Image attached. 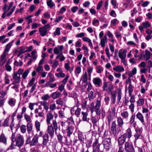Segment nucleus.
Instances as JSON below:
<instances>
[{
    "label": "nucleus",
    "mask_w": 152,
    "mask_h": 152,
    "mask_svg": "<svg viewBox=\"0 0 152 152\" xmlns=\"http://www.w3.org/2000/svg\"><path fill=\"white\" fill-rule=\"evenodd\" d=\"M91 120L93 124L94 127H97L98 126L99 124L97 122L96 118L95 117H93L92 118Z\"/></svg>",
    "instance_id": "f704fd0d"
},
{
    "label": "nucleus",
    "mask_w": 152,
    "mask_h": 152,
    "mask_svg": "<svg viewBox=\"0 0 152 152\" xmlns=\"http://www.w3.org/2000/svg\"><path fill=\"white\" fill-rule=\"evenodd\" d=\"M81 108L76 107H72L71 110V113L72 115L75 114L77 117H79L80 114Z\"/></svg>",
    "instance_id": "0eeeda50"
},
{
    "label": "nucleus",
    "mask_w": 152,
    "mask_h": 152,
    "mask_svg": "<svg viewBox=\"0 0 152 152\" xmlns=\"http://www.w3.org/2000/svg\"><path fill=\"white\" fill-rule=\"evenodd\" d=\"M127 52V50L126 49H124L122 52L119 51L118 56L121 60L125 58Z\"/></svg>",
    "instance_id": "4be33fe9"
},
{
    "label": "nucleus",
    "mask_w": 152,
    "mask_h": 152,
    "mask_svg": "<svg viewBox=\"0 0 152 152\" xmlns=\"http://www.w3.org/2000/svg\"><path fill=\"white\" fill-rule=\"evenodd\" d=\"M52 123L53 125V128L54 129V130L56 134L57 131V130L58 128L57 123L56 121V120H53Z\"/></svg>",
    "instance_id": "a19ab883"
},
{
    "label": "nucleus",
    "mask_w": 152,
    "mask_h": 152,
    "mask_svg": "<svg viewBox=\"0 0 152 152\" xmlns=\"http://www.w3.org/2000/svg\"><path fill=\"white\" fill-rule=\"evenodd\" d=\"M24 117L26 121L28 122H31L32 121L30 116L26 114H24Z\"/></svg>",
    "instance_id": "864d4df0"
},
{
    "label": "nucleus",
    "mask_w": 152,
    "mask_h": 152,
    "mask_svg": "<svg viewBox=\"0 0 152 152\" xmlns=\"http://www.w3.org/2000/svg\"><path fill=\"white\" fill-rule=\"evenodd\" d=\"M74 129V126L73 125H70L67 129V135L70 137V135L72 134L73 130Z\"/></svg>",
    "instance_id": "cd10ccee"
},
{
    "label": "nucleus",
    "mask_w": 152,
    "mask_h": 152,
    "mask_svg": "<svg viewBox=\"0 0 152 152\" xmlns=\"http://www.w3.org/2000/svg\"><path fill=\"white\" fill-rule=\"evenodd\" d=\"M144 51L141 53L140 55L141 56H143L146 60H148L151 57L150 52L148 50H146L145 51V53L143 55Z\"/></svg>",
    "instance_id": "f8f14e48"
},
{
    "label": "nucleus",
    "mask_w": 152,
    "mask_h": 152,
    "mask_svg": "<svg viewBox=\"0 0 152 152\" xmlns=\"http://www.w3.org/2000/svg\"><path fill=\"white\" fill-rule=\"evenodd\" d=\"M135 115L134 114L132 115L130 119V121L129 123L130 124H133L135 120Z\"/></svg>",
    "instance_id": "774afa93"
},
{
    "label": "nucleus",
    "mask_w": 152,
    "mask_h": 152,
    "mask_svg": "<svg viewBox=\"0 0 152 152\" xmlns=\"http://www.w3.org/2000/svg\"><path fill=\"white\" fill-rule=\"evenodd\" d=\"M82 114L83 115L82 120L83 121H87V116L88 114L87 113L84 112H82Z\"/></svg>",
    "instance_id": "052dcab7"
},
{
    "label": "nucleus",
    "mask_w": 152,
    "mask_h": 152,
    "mask_svg": "<svg viewBox=\"0 0 152 152\" xmlns=\"http://www.w3.org/2000/svg\"><path fill=\"white\" fill-rule=\"evenodd\" d=\"M63 48V45L58 46V47L54 48L53 52L55 54H58L59 53H60V54L62 53Z\"/></svg>",
    "instance_id": "f3484780"
},
{
    "label": "nucleus",
    "mask_w": 152,
    "mask_h": 152,
    "mask_svg": "<svg viewBox=\"0 0 152 152\" xmlns=\"http://www.w3.org/2000/svg\"><path fill=\"white\" fill-rule=\"evenodd\" d=\"M34 113L36 114L35 117L38 118V117H40L41 118V121H42L44 118V114L43 113V111L42 112H39V109L36 108L34 110Z\"/></svg>",
    "instance_id": "2eb2a0df"
},
{
    "label": "nucleus",
    "mask_w": 152,
    "mask_h": 152,
    "mask_svg": "<svg viewBox=\"0 0 152 152\" xmlns=\"http://www.w3.org/2000/svg\"><path fill=\"white\" fill-rule=\"evenodd\" d=\"M82 39L85 42H88L89 43V46L91 48H93V44L91 40L89 38L87 37H84L82 38Z\"/></svg>",
    "instance_id": "473e14b6"
},
{
    "label": "nucleus",
    "mask_w": 152,
    "mask_h": 152,
    "mask_svg": "<svg viewBox=\"0 0 152 152\" xmlns=\"http://www.w3.org/2000/svg\"><path fill=\"white\" fill-rule=\"evenodd\" d=\"M137 106H142L144 103V99L143 98H140L137 102Z\"/></svg>",
    "instance_id": "79ce46f5"
},
{
    "label": "nucleus",
    "mask_w": 152,
    "mask_h": 152,
    "mask_svg": "<svg viewBox=\"0 0 152 152\" xmlns=\"http://www.w3.org/2000/svg\"><path fill=\"white\" fill-rule=\"evenodd\" d=\"M82 48L84 50V55L86 56H88V50L87 47L84 45L82 47Z\"/></svg>",
    "instance_id": "a18cd8bd"
},
{
    "label": "nucleus",
    "mask_w": 152,
    "mask_h": 152,
    "mask_svg": "<svg viewBox=\"0 0 152 152\" xmlns=\"http://www.w3.org/2000/svg\"><path fill=\"white\" fill-rule=\"evenodd\" d=\"M117 121L118 126L119 129L121 130V129H122L123 127L124 123L123 119L120 117L117 118Z\"/></svg>",
    "instance_id": "ddd939ff"
},
{
    "label": "nucleus",
    "mask_w": 152,
    "mask_h": 152,
    "mask_svg": "<svg viewBox=\"0 0 152 152\" xmlns=\"http://www.w3.org/2000/svg\"><path fill=\"white\" fill-rule=\"evenodd\" d=\"M53 118V116L52 113L51 111H49L47 115V122L48 124H50L51 120Z\"/></svg>",
    "instance_id": "393cba45"
},
{
    "label": "nucleus",
    "mask_w": 152,
    "mask_h": 152,
    "mask_svg": "<svg viewBox=\"0 0 152 152\" xmlns=\"http://www.w3.org/2000/svg\"><path fill=\"white\" fill-rule=\"evenodd\" d=\"M33 134V133L32 134H29L28 136L27 137V140L26 141V144H30L31 142V137H32Z\"/></svg>",
    "instance_id": "8fccbe9b"
},
{
    "label": "nucleus",
    "mask_w": 152,
    "mask_h": 152,
    "mask_svg": "<svg viewBox=\"0 0 152 152\" xmlns=\"http://www.w3.org/2000/svg\"><path fill=\"white\" fill-rule=\"evenodd\" d=\"M20 129L21 132L23 134L25 133L26 129V126L24 125H21L20 127Z\"/></svg>",
    "instance_id": "bf43d9fd"
},
{
    "label": "nucleus",
    "mask_w": 152,
    "mask_h": 152,
    "mask_svg": "<svg viewBox=\"0 0 152 152\" xmlns=\"http://www.w3.org/2000/svg\"><path fill=\"white\" fill-rule=\"evenodd\" d=\"M12 142L10 146L11 149H14L16 146L20 148L23 145L24 140L23 136L20 134H18L16 137L15 133H12L11 137Z\"/></svg>",
    "instance_id": "f257e3e1"
},
{
    "label": "nucleus",
    "mask_w": 152,
    "mask_h": 152,
    "mask_svg": "<svg viewBox=\"0 0 152 152\" xmlns=\"http://www.w3.org/2000/svg\"><path fill=\"white\" fill-rule=\"evenodd\" d=\"M50 96L53 99H55L60 97L61 96V94L59 92L56 91L52 93Z\"/></svg>",
    "instance_id": "c756f323"
},
{
    "label": "nucleus",
    "mask_w": 152,
    "mask_h": 152,
    "mask_svg": "<svg viewBox=\"0 0 152 152\" xmlns=\"http://www.w3.org/2000/svg\"><path fill=\"white\" fill-rule=\"evenodd\" d=\"M124 149L126 152H134L135 150L133 145L129 141L125 142Z\"/></svg>",
    "instance_id": "20e7f679"
},
{
    "label": "nucleus",
    "mask_w": 152,
    "mask_h": 152,
    "mask_svg": "<svg viewBox=\"0 0 152 152\" xmlns=\"http://www.w3.org/2000/svg\"><path fill=\"white\" fill-rule=\"evenodd\" d=\"M94 90H92L88 92V97L90 100L93 99L95 96V94L94 93Z\"/></svg>",
    "instance_id": "ea45409f"
},
{
    "label": "nucleus",
    "mask_w": 152,
    "mask_h": 152,
    "mask_svg": "<svg viewBox=\"0 0 152 152\" xmlns=\"http://www.w3.org/2000/svg\"><path fill=\"white\" fill-rule=\"evenodd\" d=\"M56 102L57 104L59 105H62L64 103V99L59 98L56 101Z\"/></svg>",
    "instance_id": "3c124183"
},
{
    "label": "nucleus",
    "mask_w": 152,
    "mask_h": 152,
    "mask_svg": "<svg viewBox=\"0 0 152 152\" xmlns=\"http://www.w3.org/2000/svg\"><path fill=\"white\" fill-rule=\"evenodd\" d=\"M48 76L50 77V79L49 81L48 82L46 83L45 85L46 86L50 85L51 83L53 82L55 80L54 77L52 74L51 73H48Z\"/></svg>",
    "instance_id": "b1692460"
},
{
    "label": "nucleus",
    "mask_w": 152,
    "mask_h": 152,
    "mask_svg": "<svg viewBox=\"0 0 152 152\" xmlns=\"http://www.w3.org/2000/svg\"><path fill=\"white\" fill-rule=\"evenodd\" d=\"M126 138L123 134L119 137L118 140V143L119 147L122 145L125 142Z\"/></svg>",
    "instance_id": "4468645a"
},
{
    "label": "nucleus",
    "mask_w": 152,
    "mask_h": 152,
    "mask_svg": "<svg viewBox=\"0 0 152 152\" xmlns=\"http://www.w3.org/2000/svg\"><path fill=\"white\" fill-rule=\"evenodd\" d=\"M113 89V86L112 84H110L108 82H104L103 86L104 91H111Z\"/></svg>",
    "instance_id": "423d86ee"
},
{
    "label": "nucleus",
    "mask_w": 152,
    "mask_h": 152,
    "mask_svg": "<svg viewBox=\"0 0 152 152\" xmlns=\"http://www.w3.org/2000/svg\"><path fill=\"white\" fill-rule=\"evenodd\" d=\"M128 88L129 95L131 96L133 91V86L132 84H129Z\"/></svg>",
    "instance_id": "4d7b16f0"
},
{
    "label": "nucleus",
    "mask_w": 152,
    "mask_h": 152,
    "mask_svg": "<svg viewBox=\"0 0 152 152\" xmlns=\"http://www.w3.org/2000/svg\"><path fill=\"white\" fill-rule=\"evenodd\" d=\"M55 75L58 78H63L65 76V74L63 73V72L56 73Z\"/></svg>",
    "instance_id": "13d9d810"
},
{
    "label": "nucleus",
    "mask_w": 152,
    "mask_h": 152,
    "mask_svg": "<svg viewBox=\"0 0 152 152\" xmlns=\"http://www.w3.org/2000/svg\"><path fill=\"white\" fill-rule=\"evenodd\" d=\"M111 25L112 26H114L119 23V21L117 20H112L111 22Z\"/></svg>",
    "instance_id": "69168bd1"
},
{
    "label": "nucleus",
    "mask_w": 152,
    "mask_h": 152,
    "mask_svg": "<svg viewBox=\"0 0 152 152\" xmlns=\"http://www.w3.org/2000/svg\"><path fill=\"white\" fill-rule=\"evenodd\" d=\"M38 137L37 135H35L33 137L30 143V146L36 145L38 142Z\"/></svg>",
    "instance_id": "5701e85b"
},
{
    "label": "nucleus",
    "mask_w": 152,
    "mask_h": 152,
    "mask_svg": "<svg viewBox=\"0 0 152 152\" xmlns=\"http://www.w3.org/2000/svg\"><path fill=\"white\" fill-rule=\"evenodd\" d=\"M113 69L114 71L119 72H121L124 70V67L122 66H115L113 68Z\"/></svg>",
    "instance_id": "7c9ffc66"
},
{
    "label": "nucleus",
    "mask_w": 152,
    "mask_h": 152,
    "mask_svg": "<svg viewBox=\"0 0 152 152\" xmlns=\"http://www.w3.org/2000/svg\"><path fill=\"white\" fill-rule=\"evenodd\" d=\"M50 28V25L48 23L44 26L42 27L39 28V30L40 35L42 37L45 36Z\"/></svg>",
    "instance_id": "7ed1b4c3"
},
{
    "label": "nucleus",
    "mask_w": 152,
    "mask_h": 152,
    "mask_svg": "<svg viewBox=\"0 0 152 152\" xmlns=\"http://www.w3.org/2000/svg\"><path fill=\"white\" fill-rule=\"evenodd\" d=\"M29 72V70L28 69L25 70V71L23 72L22 74V77L24 79H25L28 76Z\"/></svg>",
    "instance_id": "09e8293b"
},
{
    "label": "nucleus",
    "mask_w": 152,
    "mask_h": 152,
    "mask_svg": "<svg viewBox=\"0 0 152 152\" xmlns=\"http://www.w3.org/2000/svg\"><path fill=\"white\" fill-rule=\"evenodd\" d=\"M12 78L13 81L12 84H15L17 83H19L20 82L21 77L19 75H18L17 74L14 73L12 75Z\"/></svg>",
    "instance_id": "1a4fd4ad"
},
{
    "label": "nucleus",
    "mask_w": 152,
    "mask_h": 152,
    "mask_svg": "<svg viewBox=\"0 0 152 152\" xmlns=\"http://www.w3.org/2000/svg\"><path fill=\"white\" fill-rule=\"evenodd\" d=\"M43 145L46 146L49 141V135L48 134L45 133L43 137Z\"/></svg>",
    "instance_id": "6ab92c4d"
},
{
    "label": "nucleus",
    "mask_w": 152,
    "mask_h": 152,
    "mask_svg": "<svg viewBox=\"0 0 152 152\" xmlns=\"http://www.w3.org/2000/svg\"><path fill=\"white\" fill-rule=\"evenodd\" d=\"M123 135L129 139H130L132 136V132L130 128H129L126 130V132L123 134Z\"/></svg>",
    "instance_id": "bb28decb"
},
{
    "label": "nucleus",
    "mask_w": 152,
    "mask_h": 152,
    "mask_svg": "<svg viewBox=\"0 0 152 152\" xmlns=\"http://www.w3.org/2000/svg\"><path fill=\"white\" fill-rule=\"evenodd\" d=\"M10 76L9 75L6 74H5L4 77V82L6 84H9L10 83V80L9 79Z\"/></svg>",
    "instance_id": "603ef678"
},
{
    "label": "nucleus",
    "mask_w": 152,
    "mask_h": 152,
    "mask_svg": "<svg viewBox=\"0 0 152 152\" xmlns=\"http://www.w3.org/2000/svg\"><path fill=\"white\" fill-rule=\"evenodd\" d=\"M41 123L37 120L35 121V126L36 129V130L37 132H39L40 130Z\"/></svg>",
    "instance_id": "4c0bfd02"
},
{
    "label": "nucleus",
    "mask_w": 152,
    "mask_h": 152,
    "mask_svg": "<svg viewBox=\"0 0 152 152\" xmlns=\"http://www.w3.org/2000/svg\"><path fill=\"white\" fill-rule=\"evenodd\" d=\"M102 143L104 148L107 151L109 150L111 148L112 145L111 139L110 138H105L103 141Z\"/></svg>",
    "instance_id": "39448f33"
},
{
    "label": "nucleus",
    "mask_w": 152,
    "mask_h": 152,
    "mask_svg": "<svg viewBox=\"0 0 152 152\" xmlns=\"http://www.w3.org/2000/svg\"><path fill=\"white\" fill-rule=\"evenodd\" d=\"M6 53L3 52V54L1 56V61L3 63H5L6 61V56L7 54Z\"/></svg>",
    "instance_id": "de8ad7c7"
},
{
    "label": "nucleus",
    "mask_w": 152,
    "mask_h": 152,
    "mask_svg": "<svg viewBox=\"0 0 152 152\" xmlns=\"http://www.w3.org/2000/svg\"><path fill=\"white\" fill-rule=\"evenodd\" d=\"M82 80L83 82L87 83L88 75L86 72H85L84 74L82 75Z\"/></svg>",
    "instance_id": "49530a36"
},
{
    "label": "nucleus",
    "mask_w": 152,
    "mask_h": 152,
    "mask_svg": "<svg viewBox=\"0 0 152 152\" xmlns=\"http://www.w3.org/2000/svg\"><path fill=\"white\" fill-rule=\"evenodd\" d=\"M121 97V92L119 91L118 93V96L117 97V103L119 104Z\"/></svg>",
    "instance_id": "6e6d98bb"
},
{
    "label": "nucleus",
    "mask_w": 152,
    "mask_h": 152,
    "mask_svg": "<svg viewBox=\"0 0 152 152\" xmlns=\"http://www.w3.org/2000/svg\"><path fill=\"white\" fill-rule=\"evenodd\" d=\"M121 115L124 118L126 119L128 118L129 114L128 111H124L121 113Z\"/></svg>",
    "instance_id": "37998d69"
},
{
    "label": "nucleus",
    "mask_w": 152,
    "mask_h": 152,
    "mask_svg": "<svg viewBox=\"0 0 152 152\" xmlns=\"http://www.w3.org/2000/svg\"><path fill=\"white\" fill-rule=\"evenodd\" d=\"M107 42V38L106 35H105L103 38L101 40L100 44L102 47H105V42Z\"/></svg>",
    "instance_id": "e433bc0d"
},
{
    "label": "nucleus",
    "mask_w": 152,
    "mask_h": 152,
    "mask_svg": "<svg viewBox=\"0 0 152 152\" xmlns=\"http://www.w3.org/2000/svg\"><path fill=\"white\" fill-rule=\"evenodd\" d=\"M116 127L117 125L115 121H113L112 124L111 130L112 133L114 135H115L116 134Z\"/></svg>",
    "instance_id": "a878e982"
},
{
    "label": "nucleus",
    "mask_w": 152,
    "mask_h": 152,
    "mask_svg": "<svg viewBox=\"0 0 152 152\" xmlns=\"http://www.w3.org/2000/svg\"><path fill=\"white\" fill-rule=\"evenodd\" d=\"M16 100L14 98H9L8 103L9 104L11 107L14 106L15 104Z\"/></svg>",
    "instance_id": "72a5a7b5"
},
{
    "label": "nucleus",
    "mask_w": 152,
    "mask_h": 152,
    "mask_svg": "<svg viewBox=\"0 0 152 152\" xmlns=\"http://www.w3.org/2000/svg\"><path fill=\"white\" fill-rule=\"evenodd\" d=\"M35 80V78L34 77H32L31 79L30 80L28 84V86H31L34 85V82Z\"/></svg>",
    "instance_id": "338daca9"
},
{
    "label": "nucleus",
    "mask_w": 152,
    "mask_h": 152,
    "mask_svg": "<svg viewBox=\"0 0 152 152\" xmlns=\"http://www.w3.org/2000/svg\"><path fill=\"white\" fill-rule=\"evenodd\" d=\"M70 122L68 121H62L60 122V125L61 126V130L62 132L66 131L68 127L70 126L71 124H69Z\"/></svg>",
    "instance_id": "6e6552de"
},
{
    "label": "nucleus",
    "mask_w": 152,
    "mask_h": 152,
    "mask_svg": "<svg viewBox=\"0 0 152 152\" xmlns=\"http://www.w3.org/2000/svg\"><path fill=\"white\" fill-rule=\"evenodd\" d=\"M50 98V96L48 94L44 95L42 96L41 97V99L44 100L43 101H46L48 100Z\"/></svg>",
    "instance_id": "e2e57ef3"
},
{
    "label": "nucleus",
    "mask_w": 152,
    "mask_h": 152,
    "mask_svg": "<svg viewBox=\"0 0 152 152\" xmlns=\"http://www.w3.org/2000/svg\"><path fill=\"white\" fill-rule=\"evenodd\" d=\"M54 129L52 125L48 126L47 129V132L49 134L51 138H53L54 135Z\"/></svg>",
    "instance_id": "dca6fc26"
},
{
    "label": "nucleus",
    "mask_w": 152,
    "mask_h": 152,
    "mask_svg": "<svg viewBox=\"0 0 152 152\" xmlns=\"http://www.w3.org/2000/svg\"><path fill=\"white\" fill-rule=\"evenodd\" d=\"M101 99H97L95 106L94 102L91 104L90 109L91 113H93L94 112H95L96 114L97 115H100L101 114V109H100L101 105Z\"/></svg>",
    "instance_id": "f03ea898"
},
{
    "label": "nucleus",
    "mask_w": 152,
    "mask_h": 152,
    "mask_svg": "<svg viewBox=\"0 0 152 152\" xmlns=\"http://www.w3.org/2000/svg\"><path fill=\"white\" fill-rule=\"evenodd\" d=\"M59 117L60 118H63L65 117L64 113V111L61 110L58 112Z\"/></svg>",
    "instance_id": "680f3d73"
},
{
    "label": "nucleus",
    "mask_w": 152,
    "mask_h": 152,
    "mask_svg": "<svg viewBox=\"0 0 152 152\" xmlns=\"http://www.w3.org/2000/svg\"><path fill=\"white\" fill-rule=\"evenodd\" d=\"M41 104L43 107L44 108L46 111H48L49 108V104L46 101H43L40 102Z\"/></svg>",
    "instance_id": "2f4dec72"
},
{
    "label": "nucleus",
    "mask_w": 152,
    "mask_h": 152,
    "mask_svg": "<svg viewBox=\"0 0 152 152\" xmlns=\"http://www.w3.org/2000/svg\"><path fill=\"white\" fill-rule=\"evenodd\" d=\"M47 5L50 8H52L55 6V4L52 0H49L47 1Z\"/></svg>",
    "instance_id": "c03bdc74"
},
{
    "label": "nucleus",
    "mask_w": 152,
    "mask_h": 152,
    "mask_svg": "<svg viewBox=\"0 0 152 152\" xmlns=\"http://www.w3.org/2000/svg\"><path fill=\"white\" fill-rule=\"evenodd\" d=\"M9 118H7L4 121V122L3 124V126H8L9 123Z\"/></svg>",
    "instance_id": "0e129e2a"
},
{
    "label": "nucleus",
    "mask_w": 152,
    "mask_h": 152,
    "mask_svg": "<svg viewBox=\"0 0 152 152\" xmlns=\"http://www.w3.org/2000/svg\"><path fill=\"white\" fill-rule=\"evenodd\" d=\"M93 82L96 87H99L102 86V80L99 77L94 78Z\"/></svg>",
    "instance_id": "9d476101"
},
{
    "label": "nucleus",
    "mask_w": 152,
    "mask_h": 152,
    "mask_svg": "<svg viewBox=\"0 0 152 152\" xmlns=\"http://www.w3.org/2000/svg\"><path fill=\"white\" fill-rule=\"evenodd\" d=\"M13 42V41H12L6 45L5 47V49L4 51V53H7L9 51L10 48L12 46V44Z\"/></svg>",
    "instance_id": "58836bf2"
},
{
    "label": "nucleus",
    "mask_w": 152,
    "mask_h": 152,
    "mask_svg": "<svg viewBox=\"0 0 152 152\" xmlns=\"http://www.w3.org/2000/svg\"><path fill=\"white\" fill-rule=\"evenodd\" d=\"M142 24V26L140 25L139 26V28L141 33L144 32V28H147L150 27L151 26L150 24L148 21L143 22Z\"/></svg>",
    "instance_id": "9b49d317"
},
{
    "label": "nucleus",
    "mask_w": 152,
    "mask_h": 152,
    "mask_svg": "<svg viewBox=\"0 0 152 152\" xmlns=\"http://www.w3.org/2000/svg\"><path fill=\"white\" fill-rule=\"evenodd\" d=\"M0 142L6 145L7 143V140L4 133H2L0 136Z\"/></svg>",
    "instance_id": "c85d7f7f"
},
{
    "label": "nucleus",
    "mask_w": 152,
    "mask_h": 152,
    "mask_svg": "<svg viewBox=\"0 0 152 152\" xmlns=\"http://www.w3.org/2000/svg\"><path fill=\"white\" fill-rule=\"evenodd\" d=\"M135 131L136 133L134 135L135 138V141H134V143L136 142V140L140 138L142 133L141 130L140 129H136Z\"/></svg>",
    "instance_id": "412c9836"
},
{
    "label": "nucleus",
    "mask_w": 152,
    "mask_h": 152,
    "mask_svg": "<svg viewBox=\"0 0 152 152\" xmlns=\"http://www.w3.org/2000/svg\"><path fill=\"white\" fill-rule=\"evenodd\" d=\"M111 100L112 103L114 104L116 99V93L115 91H113L111 93Z\"/></svg>",
    "instance_id": "c9c22d12"
},
{
    "label": "nucleus",
    "mask_w": 152,
    "mask_h": 152,
    "mask_svg": "<svg viewBox=\"0 0 152 152\" xmlns=\"http://www.w3.org/2000/svg\"><path fill=\"white\" fill-rule=\"evenodd\" d=\"M136 117L141 122L143 125H145V124L144 116L141 113L138 112L136 114Z\"/></svg>",
    "instance_id": "a211bd4d"
},
{
    "label": "nucleus",
    "mask_w": 152,
    "mask_h": 152,
    "mask_svg": "<svg viewBox=\"0 0 152 152\" xmlns=\"http://www.w3.org/2000/svg\"><path fill=\"white\" fill-rule=\"evenodd\" d=\"M26 127L28 133V134H32V130L33 128V124L32 123H27L26 125Z\"/></svg>",
    "instance_id": "aec40b11"
},
{
    "label": "nucleus",
    "mask_w": 152,
    "mask_h": 152,
    "mask_svg": "<svg viewBox=\"0 0 152 152\" xmlns=\"http://www.w3.org/2000/svg\"><path fill=\"white\" fill-rule=\"evenodd\" d=\"M36 70L37 72L38 73V74H40L43 70V67L42 66L38 65V66Z\"/></svg>",
    "instance_id": "5fc2aeb1"
}]
</instances>
